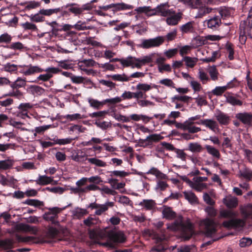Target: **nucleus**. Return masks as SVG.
Here are the masks:
<instances>
[{
    "mask_svg": "<svg viewBox=\"0 0 252 252\" xmlns=\"http://www.w3.org/2000/svg\"><path fill=\"white\" fill-rule=\"evenodd\" d=\"M162 215L163 218L173 220L176 218V214L170 207L165 206L162 210Z\"/></svg>",
    "mask_w": 252,
    "mask_h": 252,
    "instance_id": "412c9836",
    "label": "nucleus"
},
{
    "mask_svg": "<svg viewBox=\"0 0 252 252\" xmlns=\"http://www.w3.org/2000/svg\"><path fill=\"white\" fill-rule=\"evenodd\" d=\"M108 236L109 239L114 243H124L126 240L124 233L122 231H109Z\"/></svg>",
    "mask_w": 252,
    "mask_h": 252,
    "instance_id": "9d476101",
    "label": "nucleus"
},
{
    "mask_svg": "<svg viewBox=\"0 0 252 252\" xmlns=\"http://www.w3.org/2000/svg\"><path fill=\"white\" fill-rule=\"evenodd\" d=\"M219 12L223 19H226L230 16L231 12L229 9L226 7H221L219 10Z\"/></svg>",
    "mask_w": 252,
    "mask_h": 252,
    "instance_id": "49530a36",
    "label": "nucleus"
},
{
    "mask_svg": "<svg viewBox=\"0 0 252 252\" xmlns=\"http://www.w3.org/2000/svg\"><path fill=\"white\" fill-rule=\"evenodd\" d=\"M21 26L25 30H30L33 31L37 30V28L35 24L28 22L22 24Z\"/></svg>",
    "mask_w": 252,
    "mask_h": 252,
    "instance_id": "4d7b16f0",
    "label": "nucleus"
},
{
    "mask_svg": "<svg viewBox=\"0 0 252 252\" xmlns=\"http://www.w3.org/2000/svg\"><path fill=\"white\" fill-rule=\"evenodd\" d=\"M159 83L162 85H164L166 86H167V87H172L173 88H175V84L172 81V80L170 79L166 78V79H162V80H160Z\"/></svg>",
    "mask_w": 252,
    "mask_h": 252,
    "instance_id": "774afa93",
    "label": "nucleus"
},
{
    "mask_svg": "<svg viewBox=\"0 0 252 252\" xmlns=\"http://www.w3.org/2000/svg\"><path fill=\"white\" fill-rule=\"evenodd\" d=\"M2 70L8 72H14L17 70V65L14 64L7 63L3 65Z\"/></svg>",
    "mask_w": 252,
    "mask_h": 252,
    "instance_id": "a18cd8bd",
    "label": "nucleus"
},
{
    "mask_svg": "<svg viewBox=\"0 0 252 252\" xmlns=\"http://www.w3.org/2000/svg\"><path fill=\"white\" fill-rule=\"evenodd\" d=\"M14 160L10 158L0 160V170H7L11 168L13 165Z\"/></svg>",
    "mask_w": 252,
    "mask_h": 252,
    "instance_id": "c85d7f7f",
    "label": "nucleus"
},
{
    "mask_svg": "<svg viewBox=\"0 0 252 252\" xmlns=\"http://www.w3.org/2000/svg\"><path fill=\"white\" fill-rule=\"evenodd\" d=\"M198 76L199 79L202 81L203 84H205L209 80L207 73H205L202 69H199Z\"/></svg>",
    "mask_w": 252,
    "mask_h": 252,
    "instance_id": "13d9d810",
    "label": "nucleus"
},
{
    "mask_svg": "<svg viewBox=\"0 0 252 252\" xmlns=\"http://www.w3.org/2000/svg\"><path fill=\"white\" fill-rule=\"evenodd\" d=\"M17 240L19 242L28 243L29 244H39L44 243V242H48L44 238L40 237H35L33 236L22 237L19 235L16 236Z\"/></svg>",
    "mask_w": 252,
    "mask_h": 252,
    "instance_id": "1a4fd4ad",
    "label": "nucleus"
},
{
    "mask_svg": "<svg viewBox=\"0 0 252 252\" xmlns=\"http://www.w3.org/2000/svg\"><path fill=\"white\" fill-rule=\"evenodd\" d=\"M98 8L100 9H102L104 11H106L110 8H113L112 10L114 12H116L126 9H132L133 8V6L132 5L122 2L118 3H112L105 6H99Z\"/></svg>",
    "mask_w": 252,
    "mask_h": 252,
    "instance_id": "0eeeda50",
    "label": "nucleus"
},
{
    "mask_svg": "<svg viewBox=\"0 0 252 252\" xmlns=\"http://www.w3.org/2000/svg\"><path fill=\"white\" fill-rule=\"evenodd\" d=\"M226 101L233 105L240 106L242 104V102L241 100L236 98L233 96H228L226 97Z\"/></svg>",
    "mask_w": 252,
    "mask_h": 252,
    "instance_id": "603ef678",
    "label": "nucleus"
},
{
    "mask_svg": "<svg viewBox=\"0 0 252 252\" xmlns=\"http://www.w3.org/2000/svg\"><path fill=\"white\" fill-rule=\"evenodd\" d=\"M245 222L241 219H231L229 220L223 221L222 225L224 227L229 228L232 227H240L244 225Z\"/></svg>",
    "mask_w": 252,
    "mask_h": 252,
    "instance_id": "4468645a",
    "label": "nucleus"
},
{
    "mask_svg": "<svg viewBox=\"0 0 252 252\" xmlns=\"http://www.w3.org/2000/svg\"><path fill=\"white\" fill-rule=\"evenodd\" d=\"M169 5L168 2L161 3L156 7L158 15L163 17H167L170 15L171 12L173 11L172 9H170Z\"/></svg>",
    "mask_w": 252,
    "mask_h": 252,
    "instance_id": "f8f14e48",
    "label": "nucleus"
},
{
    "mask_svg": "<svg viewBox=\"0 0 252 252\" xmlns=\"http://www.w3.org/2000/svg\"><path fill=\"white\" fill-rule=\"evenodd\" d=\"M152 88L151 85L145 83H139L136 86V89L138 91H141L145 93V92L150 90Z\"/></svg>",
    "mask_w": 252,
    "mask_h": 252,
    "instance_id": "37998d69",
    "label": "nucleus"
},
{
    "mask_svg": "<svg viewBox=\"0 0 252 252\" xmlns=\"http://www.w3.org/2000/svg\"><path fill=\"white\" fill-rule=\"evenodd\" d=\"M205 148L209 154L215 158H220V154L217 149L210 145H206Z\"/></svg>",
    "mask_w": 252,
    "mask_h": 252,
    "instance_id": "58836bf2",
    "label": "nucleus"
},
{
    "mask_svg": "<svg viewBox=\"0 0 252 252\" xmlns=\"http://www.w3.org/2000/svg\"><path fill=\"white\" fill-rule=\"evenodd\" d=\"M12 40V37L7 33H4L0 35V43H9Z\"/></svg>",
    "mask_w": 252,
    "mask_h": 252,
    "instance_id": "bf43d9fd",
    "label": "nucleus"
},
{
    "mask_svg": "<svg viewBox=\"0 0 252 252\" xmlns=\"http://www.w3.org/2000/svg\"><path fill=\"white\" fill-rule=\"evenodd\" d=\"M188 150L192 153H199L201 152L203 148L198 143H190L188 145Z\"/></svg>",
    "mask_w": 252,
    "mask_h": 252,
    "instance_id": "f704fd0d",
    "label": "nucleus"
},
{
    "mask_svg": "<svg viewBox=\"0 0 252 252\" xmlns=\"http://www.w3.org/2000/svg\"><path fill=\"white\" fill-rule=\"evenodd\" d=\"M213 9L206 6H201L198 8L197 13L195 16L196 18H201L206 15L211 13Z\"/></svg>",
    "mask_w": 252,
    "mask_h": 252,
    "instance_id": "cd10ccee",
    "label": "nucleus"
},
{
    "mask_svg": "<svg viewBox=\"0 0 252 252\" xmlns=\"http://www.w3.org/2000/svg\"><path fill=\"white\" fill-rule=\"evenodd\" d=\"M183 61L185 62V64L188 67L192 68L197 62L198 59L186 56L183 58Z\"/></svg>",
    "mask_w": 252,
    "mask_h": 252,
    "instance_id": "72a5a7b5",
    "label": "nucleus"
},
{
    "mask_svg": "<svg viewBox=\"0 0 252 252\" xmlns=\"http://www.w3.org/2000/svg\"><path fill=\"white\" fill-rule=\"evenodd\" d=\"M185 198L190 203H194L197 202V198L194 193L191 191L183 192Z\"/></svg>",
    "mask_w": 252,
    "mask_h": 252,
    "instance_id": "e433bc0d",
    "label": "nucleus"
},
{
    "mask_svg": "<svg viewBox=\"0 0 252 252\" xmlns=\"http://www.w3.org/2000/svg\"><path fill=\"white\" fill-rule=\"evenodd\" d=\"M25 204H28L30 206H33L35 207L43 206V202L38 200L36 199H27L25 202Z\"/></svg>",
    "mask_w": 252,
    "mask_h": 252,
    "instance_id": "de8ad7c7",
    "label": "nucleus"
},
{
    "mask_svg": "<svg viewBox=\"0 0 252 252\" xmlns=\"http://www.w3.org/2000/svg\"><path fill=\"white\" fill-rule=\"evenodd\" d=\"M167 228L172 231H181L185 240H189L194 233L193 226L189 220L184 221L182 216H179L174 222L168 224Z\"/></svg>",
    "mask_w": 252,
    "mask_h": 252,
    "instance_id": "f257e3e1",
    "label": "nucleus"
},
{
    "mask_svg": "<svg viewBox=\"0 0 252 252\" xmlns=\"http://www.w3.org/2000/svg\"><path fill=\"white\" fill-rule=\"evenodd\" d=\"M43 69H41L37 66H32L30 65L29 68L23 71V73L26 76L31 75L35 73L41 72L43 71Z\"/></svg>",
    "mask_w": 252,
    "mask_h": 252,
    "instance_id": "2f4dec72",
    "label": "nucleus"
},
{
    "mask_svg": "<svg viewBox=\"0 0 252 252\" xmlns=\"http://www.w3.org/2000/svg\"><path fill=\"white\" fill-rule=\"evenodd\" d=\"M234 216V213L230 211L222 210L220 212V217L224 218H232Z\"/></svg>",
    "mask_w": 252,
    "mask_h": 252,
    "instance_id": "69168bd1",
    "label": "nucleus"
},
{
    "mask_svg": "<svg viewBox=\"0 0 252 252\" xmlns=\"http://www.w3.org/2000/svg\"><path fill=\"white\" fill-rule=\"evenodd\" d=\"M191 99V97H189V96H187V95L181 96V95H175L174 96H173V97H172L171 100H172V102H175V101H176V100L184 102H187L189 101V99Z\"/></svg>",
    "mask_w": 252,
    "mask_h": 252,
    "instance_id": "c03bdc74",
    "label": "nucleus"
},
{
    "mask_svg": "<svg viewBox=\"0 0 252 252\" xmlns=\"http://www.w3.org/2000/svg\"><path fill=\"white\" fill-rule=\"evenodd\" d=\"M89 208L92 209H95L96 211L94 214L97 216L101 215L107 210V208L104 204H97L95 202L91 203L89 206Z\"/></svg>",
    "mask_w": 252,
    "mask_h": 252,
    "instance_id": "6ab92c4d",
    "label": "nucleus"
},
{
    "mask_svg": "<svg viewBox=\"0 0 252 252\" xmlns=\"http://www.w3.org/2000/svg\"><path fill=\"white\" fill-rule=\"evenodd\" d=\"M40 3L35 1H31L27 3L25 8L28 10L36 8L39 7Z\"/></svg>",
    "mask_w": 252,
    "mask_h": 252,
    "instance_id": "680f3d73",
    "label": "nucleus"
},
{
    "mask_svg": "<svg viewBox=\"0 0 252 252\" xmlns=\"http://www.w3.org/2000/svg\"><path fill=\"white\" fill-rule=\"evenodd\" d=\"M165 232V230H161L160 231V234H156L155 235V239L157 243L161 242L166 240V236L164 234Z\"/></svg>",
    "mask_w": 252,
    "mask_h": 252,
    "instance_id": "0e129e2a",
    "label": "nucleus"
},
{
    "mask_svg": "<svg viewBox=\"0 0 252 252\" xmlns=\"http://www.w3.org/2000/svg\"><path fill=\"white\" fill-rule=\"evenodd\" d=\"M71 80L75 84L83 83L85 86H91L92 82L88 78L83 77L81 76H76L73 75L71 76Z\"/></svg>",
    "mask_w": 252,
    "mask_h": 252,
    "instance_id": "a211bd4d",
    "label": "nucleus"
},
{
    "mask_svg": "<svg viewBox=\"0 0 252 252\" xmlns=\"http://www.w3.org/2000/svg\"><path fill=\"white\" fill-rule=\"evenodd\" d=\"M111 78L115 81L121 82H126L129 80V77L125 74H115L111 76Z\"/></svg>",
    "mask_w": 252,
    "mask_h": 252,
    "instance_id": "a19ab883",
    "label": "nucleus"
},
{
    "mask_svg": "<svg viewBox=\"0 0 252 252\" xmlns=\"http://www.w3.org/2000/svg\"><path fill=\"white\" fill-rule=\"evenodd\" d=\"M32 93L34 95H41L42 94L44 90L38 86H32L30 88Z\"/></svg>",
    "mask_w": 252,
    "mask_h": 252,
    "instance_id": "3c124183",
    "label": "nucleus"
},
{
    "mask_svg": "<svg viewBox=\"0 0 252 252\" xmlns=\"http://www.w3.org/2000/svg\"><path fill=\"white\" fill-rule=\"evenodd\" d=\"M49 212L45 213L43 216V218L47 220L51 221L52 223L55 224L57 221L56 220L58 218V214L59 213L62 209L58 207H53L49 208Z\"/></svg>",
    "mask_w": 252,
    "mask_h": 252,
    "instance_id": "6e6552de",
    "label": "nucleus"
},
{
    "mask_svg": "<svg viewBox=\"0 0 252 252\" xmlns=\"http://www.w3.org/2000/svg\"><path fill=\"white\" fill-rule=\"evenodd\" d=\"M200 225L203 227L205 234L207 237H211L216 233L217 224L213 220L206 218L201 221Z\"/></svg>",
    "mask_w": 252,
    "mask_h": 252,
    "instance_id": "20e7f679",
    "label": "nucleus"
},
{
    "mask_svg": "<svg viewBox=\"0 0 252 252\" xmlns=\"http://www.w3.org/2000/svg\"><path fill=\"white\" fill-rule=\"evenodd\" d=\"M174 152L176 154L177 158L181 159L182 161H186L187 155L183 150L176 148Z\"/></svg>",
    "mask_w": 252,
    "mask_h": 252,
    "instance_id": "6e6d98bb",
    "label": "nucleus"
},
{
    "mask_svg": "<svg viewBox=\"0 0 252 252\" xmlns=\"http://www.w3.org/2000/svg\"><path fill=\"white\" fill-rule=\"evenodd\" d=\"M252 243V240L250 238H243L240 240L239 245L241 247H246L250 246Z\"/></svg>",
    "mask_w": 252,
    "mask_h": 252,
    "instance_id": "052dcab7",
    "label": "nucleus"
},
{
    "mask_svg": "<svg viewBox=\"0 0 252 252\" xmlns=\"http://www.w3.org/2000/svg\"><path fill=\"white\" fill-rule=\"evenodd\" d=\"M246 29H247L249 32L251 31V24H249L246 22L241 21L240 24V38H242V39H243L244 35H245V34H246V33H247Z\"/></svg>",
    "mask_w": 252,
    "mask_h": 252,
    "instance_id": "393cba45",
    "label": "nucleus"
},
{
    "mask_svg": "<svg viewBox=\"0 0 252 252\" xmlns=\"http://www.w3.org/2000/svg\"><path fill=\"white\" fill-rule=\"evenodd\" d=\"M89 102L92 107L97 109L99 108L105 104L104 100L100 102L94 99H90Z\"/></svg>",
    "mask_w": 252,
    "mask_h": 252,
    "instance_id": "5fc2aeb1",
    "label": "nucleus"
},
{
    "mask_svg": "<svg viewBox=\"0 0 252 252\" xmlns=\"http://www.w3.org/2000/svg\"><path fill=\"white\" fill-rule=\"evenodd\" d=\"M246 29H247L249 32L251 31V24H249L246 22L241 21L240 24V38H242V39H243L244 35H245V34H246V33H247Z\"/></svg>",
    "mask_w": 252,
    "mask_h": 252,
    "instance_id": "a878e982",
    "label": "nucleus"
},
{
    "mask_svg": "<svg viewBox=\"0 0 252 252\" xmlns=\"http://www.w3.org/2000/svg\"><path fill=\"white\" fill-rule=\"evenodd\" d=\"M207 187V184L206 183H199L194 182L193 185L191 187V188L194 189L197 191H201L204 189H206Z\"/></svg>",
    "mask_w": 252,
    "mask_h": 252,
    "instance_id": "864d4df0",
    "label": "nucleus"
},
{
    "mask_svg": "<svg viewBox=\"0 0 252 252\" xmlns=\"http://www.w3.org/2000/svg\"><path fill=\"white\" fill-rule=\"evenodd\" d=\"M238 85V82L235 79H234L232 81L229 82L226 86L216 87L215 89L213 90L212 93L215 95H220L227 89L234 87Z\"/></svg>",
    "mask_w": 252,
    "mask_h": 252,
    "instance_id": "9b49d317",
    "label": "nucleus"
},
{
    "mask_svg": "<svg viewBox=\"0 0 252 252\" xmlns=\"http://www.w3.org/2000/svg\"><path fill=\"white\" fill-rule=\"evenodd\" d=\"M244 215L246 218L252 219V204H249L244 209Z\"/></svg>",
    "mask_w": 252,
    "mask_h": 252,
    "instance_id": "e2e57ef3",
    "label": "nucleus"
},
{
    "mask_svg": "<svg viewBox=\"0 0 252 252\" xmlns=\"http://www.w3.org/2000/svg\"><path fill=\"white\" fill-rule=\"evenodd\" d=\"M59 234V231L57 229L53 227H50L44 237H40V238H44L48 241V243H50L51 241L48 239H52L56 237Z\"/></svg>",
    "mask_w": 252,
    "mask_h": 252,
    "instance_id": "4be33fe9",
    "label": "nucleus"
},
{
    "mask_svg": "<svg viewBox=\"0 0 252 252\" xmlns=\"http://www.w3.org/2000/svg\"><path fill=\"white\" fill-rule=\"evenodd\" d=\"M130 117L132 120L135 121H138L142 119L143 121H146V122H149L152 119V118H149L145 115H138L136 114L131 115Z\"/></svg>",
    "mask_w": 252,
    "mask_h": 252,
    "instance_id": "79ce46f5",
    "label": "nucleus"
},
{
    "mask_svg": "<svg viewBox=\"0 0 252 252\" xmlns=\"http://www.w3.org/2000/svg\"><path fill=\"white\" fill-rule=\"evenodd\" d=\"M166 19V22L170 26H175L178 24L182 18V14L180 13H176L174 11L171 12L170 15H168Z\"/></svg>",
    "mask_w": 252,
    "mask_h": 252,
    "instance_id": "ddd939ff",
    "label": "nucleus"
},
{
    "mask_svg": "<svg viewBox=\"0 0 252 252\" xmlns=\"http://www.w3.org/2000/svg\"><path fill=\"white\" fill-rule=\"evenodd\" d=\"M163 136L159 134H152L146 137L145 139H139L138 145L140 147L147 148L151 147L153 142H157L163 139Z\"/></svg>",
    "mask_w": 252,
    "mask_h": 252,
    "instance_id": "39448f33",
    "label": "nucleus"
},
{
    "mask_svg": "<svg viewBox=\"0 0 252 252\" xmlns=\"http://www.w3.org/2000/svg\"><path fill=\"white\" fill-rule=\"evenodd\" d=\"M87 213L88 212L86 210L80 208H76L72 211V214L74 218L76 219H80Z\"/></svg>",
    "mask_w": 252,
    "mask_h": 252,
    "instance_id": "473e14b6",
    "label": "nucleus"
},
{
    "mask_svg": "<svg viewBox=\"0 0 252 252\" xmlns=\"http://www.w3.org/2000/svg\"><path fill=\"white\" fill-rule=\"evenodd\" d=\"M200 124L210 128L214 132H215L216 130L218 128V125L217 123L212 119L202 120L200 121Z\"/></svg>",
    "mask_w": 252,
    "mask_h": 252,
    "instance_id": "aec40b11",
    "label": "nucleus"
},
{
    "mask_svg": "<svg viewBox=\"0 0 252 252\" xmlns=\"http://www.w3.org/2000/svg\"><path fill=\"white\" fill-rule=\"evenodd\" d=\"M217 120L220 125H227L230 121V117L226 114L218 110L215 114Z\"/></svg>",
    "mask_w": 252,
    "mask_h": 252,
    "instance_id": "f3484780",
    "label": "nucleus"
},
{
    "mask_svg": "<svg viewBox=\"0 0 252 252\" xmlns=\"http://www.w3.org/2000/svg\"><path fill=\"white\" fill-rule=\"evenodd\" d=\"M95 62L92 59L84 60L79 62V66L80 69L85 68L89 67H92L94 65Z\"/></svg>",
    "mask_w": 252,
    "mask_h": 252,
    "instance_id": "c9c22d12",
    "label": "nucleus"
},
{
    "mask_svg": "<svg viewBox=\"0 0 252 252\" xmlns=\"http://www.w3.org/2000/svg\"><path fill=\"white\" fill-rule=\"evenodd\" d=\"M62 9L60 7L52 9H41L40 13L42 14L43 16H50L54 14H57L61 11Z\"/></svg>",
    "mask_w": 252,
    "mask_h": 252,
    "instance_id": "bb28decb",
    "label": "nucleus"
},
{
    "mask_svg": "<svg viewBox=\"0 0 252 252\" xmlns=\"http://www.w3.org/2000/svg\"><path fill=\"white\" fill-rule=\"evenodd\" d=\"M139 205L146 210H150L155 207L156 203L155 201L152 199H144L139 203Z\"/></svg>",
    "mask_w": 252,
    "mask_h": 252,
    "instance_id": "b1692460",
    "label": "nucleus"
},
{
    "mask_svg": "<svg viewBox=\"0 0 252 252\" xmlns=\"http://www.w3.org/2000/svg\"><path fill=\"white\" fill-rule=\"evenodd\" d=\"M205 22L207 23V27L213 30H217L221 24V20L218 16H215Z\"/></svg>",
    "mask_w": 252,
    "mask_h": 252,
    "instance_id": "dca6fc26",
    "label": "nucleus"
},
{
    "mask_svg": "<svg viewBox=\"0 0 252 252\" xmlns=\"http://www.w3.org/2000/svg\"><path fill=\"white\" fill-rule=\"evenodd\" d=\"M193 24V22H189L181 26L180 30L183 33L192 32L194 31Z\"/></svg>",
    "mask_w": 252,
    "mask_h": 252,
    "instance_id": "c756f323",
    "label": "nucleus"
},
{
    "mask_svg": "<svg viewBox=\"0 0 252 252\" xmlns=\"http://www.w3.org/2000/svg\"><path fill=\"white\" fill-rule=\"evenodd\" d=\"M165 39L163 36H158L154 38L144 39L140 45V47L144 49H148L154 47H158L162 44Z\"/></svg>",
    "mask_w": 252,
    "mask_h": 252,
    "instance_id": "423d86ee",
    "label": "nucleus"
},
{
    "mask_svg": "<svg viewBox=\"0 0 252 252\" xmlns=\"http://www.w3.org/2000/svg\"><path fill=\"white\" fill-rule=\"evenodd\" d=\"M94 124L97 126L101 128L102 129H106L111 126L110 123L105 121L100 122L99 121H96Z\"/></svg>",
    "mask_w": 252,
    "mask_h": 252,
    "instance_id": "338daca9",
    "label": "nucleus"
},
{
    "mask_svg": "<svg viewBox=\"0 0 252 252\" xmlns=\"http://www.w3.org/2000/svg\"><path fill=\"white\" fill-rule=\"evenodd\" d=\"M72 140L73 139L70 138H66L64 139H58L54 138L52 139V140L54 141L56 144L60 145L69 144L72 142Z\"/></svg>",
    "mask_w": 252,
    "mask_h": 252,
    "instance_id": "8fccbe9b",
    "label": "nucleus"
},
{
    "mask_svg": "<svg viewBox=\"0 0 252 252\" xmlns=\"http://www.w3.org/2000/svg\"><path fill=\"white\" fill-rule=\"evenodd\" d=\"M146 174L153 175L158 179L155 187V189L157 191H163L168 187V185L165 182L160 180L166 179L167 178V176L160 171L158 169L152 167L148 172H147Z\"/></svg>",
    "mask_w": 252,
    "mask_h": 252,
    "instance_id": "7ed1b4c3",
    "label": "nucleus"
},
{
    "mask_svg": "<svg viewBox=\"0 0 252 252\" xmlns=\"http://www.w3.org/2000/svg\"><path fill=\"white\" fill-rule=\"evenodd\" d=\"M85 160H88L91 163L98 167H104L106 165L105 162L96 158H86Z\"/></svg>",
    "mask_w": 252,
    "mask_h": 252,
    "instance_id": "ea45409f",
    "label": "nucleus"
},
{
    "mask_svg": "<svg viewBox=\"0 0 252 252\" xmlns=\"http://www.w3.org/2000/svg\"><path fill=\"white\" fill-rule=\"evenodd\" d=\"M152 55L145 56L142 58L129 56L126 59H113L110 60V62L119 61L124 67L131 66L132 68H140L142 66L152 62Z\"/></svg>",
    "mask_w": 252,
    "mask_h": 252,
    "instance_id": "f03ea898",
    "label": "nucleus"
},
{
    "mask_svg": "<svg viewBox=\"0 0 252 252\" xmlns=\"http://www.w3.org/2000/svg\"><path fill=\"white\" fill-rule=\"evenodd\" d=\"M223 203L228 208H235L238 205V200L235 197L228 196L223 199Z\"/></svg>",
    "mask_w": 252,
    "mask_h": 252,
    "instance_id": "5701e85b",
    "label": "nucleus"
},
{
    "mask_svg": "<svg viewBox=\"0 0 252 252\" xmlns=\"http://www.w3.org/2000/svg\"><path fill=\"white\" fill-rule=\"evenodd\" d=\"M209 73L211 76V79L216 81L218 79V72L217 70L216 66H211L208 70Z\"/></svg>",
    "mask_w": 252,
    "mask_h": 252,
    "instance_id": "09e8293b",
    "label": "nucleus"
},
{
    "mask_svg": "<svg viewBox=\"0 0 252 252\" xmlns=\"http://www.w3.org/2000/svg\"><path fill=\"white\" fill-rule=\"evenodd\" d=\"M30 20L34 22H42L45 21V17L40 13V10L35 14H32L29 16Z\"/></svg>",
    "mask_w": 252,
    "mask_h": 252,
    "instance_id": "4c0bfd02",
    "label": "nucleus"
},
{
    "mask_svg": "<svg viewBox=\"0 0 252 252\" xmlns=\"http://www.w3.org/2000/svg\"><path fill=\"white\" fill-rule=\"evenodd\" d=\"M235 117L245 125L250 126L252 123V114L250 113H239L236 115Z\"/></svg>",
    "mask_w": 252,
    "mask_h": 252,
    "instance_id": "2eb2a0df",
    "label": "nucleus"
},
{
    "mask_svg": "<svg viewBox=\"0 0 252 252\" xmlns=\"http://www.w3.org/2000/svg\"><path fill=\"white\" fill-rule=\"evenodd\" d=\"M53 181V177H48L47 176L40 175L38 179L36 181V183L40 185H46L51 183Z\"/></svg>",
    "mask_w": 252,
    "mask_h": 252,
    "instance_id": "7c9ffc66",
    "label": "nucleus"
}]
</instances>
